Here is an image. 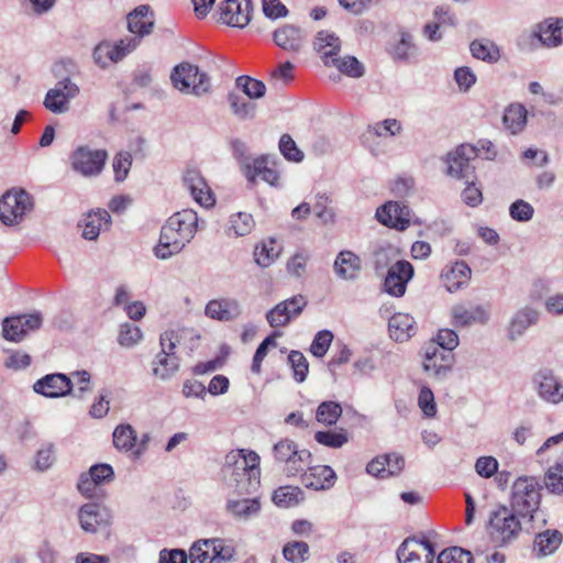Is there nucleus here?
<instances>
[{
    "instance_id": "1",
    "label": "nucleus",
    "mask_w": 563,
    "mask_h": 563,
    "mask_svg": "<svg viewBox=\"0 0 563 563\" xmlns=\"http://www.w3.org/2000/svg\"><path fill=\"white\" fill-rule=\"evenodd\" d=\"M222 477L227 486L236 494H254L261 483L260 456L253 451H231L225 455Z\"/></svg>"
},
{
    "instance_id": "2",
    "label": "nucleus",
    "mask_w": 563,
    "mask_h": 563,
    "mask_svg": "<svg viewBox=\"0 0 563 563\" xmlns=\"http://www.w3.org/2000/svg\"><path fill=\"white\" fill-rule=\"evenodd\" d=\"M198 227L197 212L185 209L174 213L162 227L159 243L154 252L156 257L167 260L179 253L189 243Z\"/></svg>"
},
{
    "instance_id": "3",
    "label": "nucleus",
    "mask_w": 563,
    "mask_h": 563,
    "mask_svg": "<svg viewBox=\"0 0 563 563\" xmlns=\"http://www.w3.org/2000/svg\"><path fill=\"white\" fill-rule=\"evenodd\" d=\"M190 339L197 341L200 335L192 329L166 330L159 336L161 352L156 354L152 362V373L155 377L166 380L170 378L179 368V358L175 354L177 345H181V340Z\"/></svg>"
},
{
    "instance_id": "4",
    "label": "nucleus",
    "mask_w": 563,
    "mask_h": 563,
    "mask_svg": "<svg viewBox=\"0 0 563 563\" xmlns=\"http://www.w3.org/2000/svg\"><path fill=\"white\" fill-rule=\"evenodd\" d=\"M542 486L538 478L522 476L515 481L511 487V508L523 521L532 522L541 504Z\"/></svg>"
},
{
    "instance_id": "5",
    "label": "nucleus",
    "mask_w": 563,
    "mask_h": 563,
    "mask_svg": "<svg viewBox=\"0 0 563 563\" xmlns=\"http://www.w3.org/2000/svg\"><path fill=\"white\" fill-rule=\"evenodd\" d=\"M170 81L175 89L186 95L202 97L212 91L209 74L189 62H183L173 68Z\"/></svg>"
},
{
    "instance_id": "6",
    "label": "nucleus",
    "mask_w": 563,
    "mask_h": 563,
    "mask_svg": "<svg viewBox=\"0 0 563 563\" xmlns=\"http://www.w3.org/2000/svg\"><path fill=\"white\" fill-rule=\"evenodd\" d=\"M523 522L511 508L500 505L490 512L487 531L495 544L504 547L519 538Z\"/></svg>"
},
{
    "instance_id": "7",
    "label": "nucleus",
    "mask_w": 563,
    "mask_h": 563,
    "mask_svg": "<svg viewBox=\"0 0 563 563\" xmlns=\"http://www.w3.org/2000/svg\"><path fill=\"white\" fill-rule=\"evenodd\" d=\"M33 209L32 197L24 189L7 191L0 200V220L5 225H14Z\"/></svg>"
},
{
    "instance_id": "8",
    "label": "nucleus",
    "mask_w": 563,
    "mask_h": 563,
    "mask_svg": "<svg viewBox=\"0 0 563 563\" xmlns=\"http://www.w3.org/2000/svg\"><path fill=\"white\" fill-rule=\"evenodd\" d=\"M273 454L278 463L285 464V471L290 476L301 472L310 463L311 453L308 450H299L297 444L283 439L273 446Z\"/></svg>"
},
{
    "instance_id": "9",
    "label": "nucleus",
    "mask_w": 563,
    "mask_h": 563,
    "mask_svg": "<svg viewBox=\"0 0 563 563\" xmlns=\"http://www.w3.org/2000/svg\"><path fill=\"white\" fill-rule=\"evenodd\" d=\"M396 556L399 563H433L434 544L424 537H407L398 547Z\"/></svg>"
},
{
    "instance_id": "10",
    "label": "nucleus",
    "mask_w": 563,
    "mask_h": 563,
    "mask_svg": "<svg viewBox=\"0 0 563 563\" xmlns=\"http://www.w3.org/2000/svg\"><path fill=\"white\" fill-rule=\"evenodd\" d=\"M478 148L472 144H461L454 151L446 154V174L457 179H468L474 175V166L471 162L478 156Z\"/></svg>"
},
{
    "instance_id": "11",
    "label": "nucleus",
    "mask_w": 563,
    "mask_h": 563,
    "mask_svg": "<svg viewBox=\"0 0 563 563\" xmlns=\"http://www.w3.org/2000/svg\"><path fill=\"white\" fill-rule=\"evenodd\" d=\"M108 154L104 150H91L79 146L70 157L73 168L84 176H97L101 173Z\"/></svg>"
},
{
    "instance_id": "12",
    "label": "nucleus",
    "mask_w": 563,
    "mask_h": 563,
    "mask_svg": "<svg viewBox=\"0 0 563 563\" xmlns=\"http://www.w3.org/2000/svg\"><path fill=\"white\" fill-rule=\"evenodd\" d=\"M140 44L136 37H126L114 44L102 42L98 44L93 51V58L101 67L108 66L110 63H118L129 53L133 52Z\"/></svg>"
},
{
    "instance_id": "13",
    "label": "nucleus",
    "mask_w": 563,
    "mask_h": 563,
    "mask_svg": "<svg viewBox=\"0 0 563 563\" xmlns=\"http://www.w3.org/2000/svg\"><path fill=\"white\" fill-rule=\"evenodd\" d=\"M42 314L33 312L8 317L3 320V338L9 341L19 342L30 332L40 329L42 325Z\"/></svg>"
},
{
    "instance_id": "14",
    "label": "nucleus",
    "mask_w": 563,
    "mask_h": 563,
    "mask_svg": "<svg viewBox=\"0 0 563 563\" xmlns=\"http://www.w3.org/2000/svg\"><path fill=\"white\" fill-rule=\"evenodd\" d=\"M538 395L553 405L563 402V383L551 368H540L532 377Z\"/></svg>"
},
{
    "instance_id": "15",
    "label": "nucleus",
    "mask_w": 563,
    "mask_h": 563,
    "mask_svg": "<svg viewBox=\"0 0 563 563\" xmlns=\"http://www.w3.org/2000/svg\"><path fill=\"white\" fill-rule=\"evenodd\" d=\"M265 92L266 86L263 81L242 75L235 79L234 88L228 93V102L230 106H247L246 99L262 98Z\"/></svg>"
},
{
    "instance_id": "16",
    "label": "nucleus",
    "mask_w": 563,
    "mask_h": 563,
    "mask_svg": "<svg viewBox=\"0 0 563 563\" xmlns=\"http://www.w3.org/2000/svg\"><path fill=\"white\" fill-rule=\"evenodd\" d=\"M454 363V355L449 351H441L434 344L429 343L424 347L423 369L435 378L442 379L451 372Z\"/></svg>"
},
{
    "instance_id": "17",
    "label": "nucleus",
    "mask_w": 563,
    "mask_h": 563,
    "mask_svg": "<svg viewBox=\"0 0 563 563\" xmlns=\"http://www.w3.org/2000/svg\"><path fill=\"white\" fill-rule=\"evenodd\" d=\"M74 383L71 378L62 373H53L37 379L33 390L47 398H60L73 393Z\"/></svg>"
},
{
    "instance_id": "18",
    "label": "nucleus",
    "mask_w": 563,
    "mask_h": 563,
    "mask_svg": "<svg viewBox=\"0 0 563 563\" xmlns=\"http://www.w3.org/2000/svg\"><path fill=\"white\" fill-rule=\"evenodd\" d=\"M253 12L251 0H225L220 5L221 21L232 27L249 25Z\"/></svg>"
},
{
    "instance_id": "19",
    "label": "nucleus",
    "mask_w": 563,
    "mask_h": 563,
    "mask_svg": "<svg viewBox=\"0 0 563 563\" xmlns=\"http://www.w3.org/2000/svg\"><path fill=\"white\" fill-rule=\"evenodd\" d=\"M306 306L307 300L302 295L294 296L269 310L266 314L267 322L273 328L285 327L292 318L298 317Z\"/></svg>"
},
{
    "instance_id": "20",
    "label": "nucleus",
    "mask_w": 563,
    "mask_h": 563,
    "mask_svg": "<svg viewBox=\"0 0 563 563\" xmlns=\"http://www.w3.org/2000/svg\"><path fill=\"white\" fill-rule=\"evenodd\" d=\"M410 217L409 207L399 201H388L376 210V219L382 224L399 231L409 227Z\"/></svg>"
},
{
    "instance_id": "21",
    "label": "nucleus",
    "mask_w": 563,
    "mask_h": 563,
    "mask_svg": "<svg viewBox=\"0 0 563 563\" xmlns=\"http://www.w3.org/2000/svg\"><path fill=\"white\" fill-rule=\"evenodd\" d=\"M413 276V266L408 261L396 262L387 272L384 289L391 296L401 297L406 292L407 283Z\"/></svg>"
},
{
    "instance_id": "22",
    "label": "nucleus",
    "mask_w": 563,
    "mask_h": 563,
    "mask_svg": "<svg viewBox=\"0 0 563 563\" xmlns=\"http://www.w3.org/2000/svg\"><path fill=\"white\" fill-rule=\"evenodd\" d=\"M109 510L96 503H88L80 507L78 511V519L82 530L86 532L95 533L101 526H107L110 522Z\"/></svg>"
},
{
    "instance_id": "23",
    "label": "nucleus",
    "mask_w": 563,
    "mask_h": 563,
    "mask_svg": "<svg viewBox=\"0 0 563 563\" xmlns=\"http://www.w3.org/2000/svg\"><path fill=\"white\" fill-rule=\"evenodd\" d=\"M205 313L217 321H232L240 317L242 308L235 298L222 297L210 300L205 308Z\"/></svg>"
},
{
    "instance_id": "24",
    "label": "nucleus",
    "mask_w": 563,
    "mask_h": 563,
    "mask_svg": "<svg viewBox=\"0 0 563 563\" xmlns=\"http://www.w3.org/2000/svg\"><path fill=\"white\" fill-rule=\"evenodd\" d=\"M335 481V472L328 465L308 467L301 475L302 485L314 490H328L334 486Z\"/></svg>"
},
{
    "instance_id": "25",
    "label": "nucleus",
    "mask_w": 563,
    "mask_h": 563,
    "mask_svg": "<svg viewBox=\"0 0 563 563\" xmlns=\"http://www.w3.org/2000/svg\"><path fill=\"white\" fill-rule=\"evenodd\" d=\"M362 269V260L352 251H341L333 263L335 275L343 280H354Z\"/></svg>"
},
{
    "instance_id": "26",
    "label": "nucleus",
    "mask_w": 563,
    "mask_h": 563,
    "mask_svg": "<svg viewBox=\"0 0 563 563\" xmlns=\"http://www.w3.org/2000/svg\"><path fill=\"white\" fill-rule=\"evenodd\" d=\"M126 20L129 31L140 41L153 31L154 16L148 5H139L128 14Z\"/></svg>"
},
{
    "instance_id": "27",
    "label": "nucleus",
    "mask_w": 563,
    "mask_h": 563,
    "mask_svg": "<svg viewBox=\"0 0 563 563\" xmlns=\"http://www.w3.org/2000/svg\"><path fill=\"white\" fill-rule=\"evenodd\" d=\"M313 47L320 55L323 64L330 66L341 51V41L334 33L320 31L314 38Z\"/></svg>"
},
{
    "instance_id": "28",
    "label": "nucleus",
    "mask_w": 563,
    "mask_h": 563,
    "mask_svg": "<svg viewBox=\"0 0 563 563\" xmlns=\"http://www.w3.org/2000/svg\"><path fill=\"white\" fill-rule=\"evenodd\" d=\"M563 542V533L558 529H547L534 536L532 550L537 556L543 558L556 552Z\"/></svg>"
},
{
    "instance_id": "29",
    "label": "nucleus",
    "mask_w": 563,
    "mask_h": 563,
    "mask_svg": "<svg viewBox=\"0 0 563 563\" xmlns=\"http://www.w3.org/2000/svg\"><path fill=\"white\" fill-rule=\"evenodd\" d=\"M539 311L532 307L526 306L519 309L512 317L509 328L508 336L511 341L517 340L528 328L537 324L539 320Z\"/></svg>"
},
{
    "instance_id": "30",
    "label": "nucleus",
    "mask_w": 563,
    "mask_h": 563,
    "mask_svg": "<svg viewBox=\"0 0 563 563\" xmlns=\"http://www.w3.org/2000/svg\"><path fill=\"white\" fill-rule=\"evenodd\" d=\"M471 275L470 266L463 261H457L444 271L441 277L448 291L454 292L468 284Z\"/></svg>"
},
{
    "instance_id": "31",
    "label": "nucleus",
    "mask_w": 563,
    "mask_h": 563,
    "mask_svg": "<svg viewBox=\"0 0 563 563\" xmlns=\"http://www.w3.org/2000/svg\"><path fill=\"white\" fill-rule=\"evenodd\" d=\"M274 41L282 49L297 52L303 44V34L299 27L285 24L274 32Z\"/></svg>"
},
{
    "instance_id": "32",
    "label": "nucleus",
    "mask_w": 563,
    "mask_h": 563,
    "mask_svg": "<svg viewBox=\"0 0 563 563\" xmlns=\"http://www.w3.org/2000/svg\"><path fill=\"white\" fill-rule=\"evenodd\" d=\"M538 37L548 47H555L563 43V19L549 18L538 26Z\"/></svg>"
},
{
    "instance_id": "33",
    "label": "nucleus",
    "mask_w": 563,
    "mask_h": 563,
    "mask_svg": "<svg viewBox=\"0 0 563 563\" xmlns=\"http://www.w3.org/2000/svg\"><path fill=\"white\" fill-rule=\"evenodd\" d=\"M415 323L408 313H395L388 322L390 338L398 342L407 341L416 333Z\"/></svg>"
},
{
    "instance_id": "34",
    "label": "nucleus",
    "mask_w": 563,
    "mask_h": 563,
    "mask_svg": "<svg viewBox=\"0 0 563 563\" xmlns=\"http://www.w3.org/2000/svg\"><path fill=\"white\" fill-rule=\"evenodd\" d=\"M452 318L454 325L466 327L473 323H486L488 313L481 306L468 309L463 305H457L452 308Z\"/></svg>"
},
{
    "instance_id": "35",
    "label": "nucleus",
    "mask_w": 563,
    "mask_h": 563,
    "mask_svg": "<svg viewBox=\"0 0 563 563\" xmlns=\"http://www.w3.org/2000/svg\"><path fill=\"white\" fill-rule=\"evenodd\" d=\"M79 92L78 87L69 79L59 81L55 88L51 89L43 102V106H65L70 99Z\"/></svg>"
},
{
    "instance_id": "36",
    "label": "nucleus",
    "mask_w": 563,
    "mask_h": 563,
    "mask_svg": "<svg viewBox=\"0 0 563 563\" xmlns=\"http://www.w3.org/2000/svg\"><path fill=\"white\" fill-rule=\"evenodd\" d=\"M110 214L106 210L89 213L84 221L82 236L86 240H96L101 229L110 224Z\"/></svg>"
},
{
    "instance_id": "37",
    "label": "nucleus",
    "mask_w": 563,
    "mask_h": 563,
    "mask_svg": "<svg viewBox=\"0 0 563 563\" xmlns=\"http://www.w3.org/2000/svg\"><path fill=\"white\" fill-rule=\"evenodd\" d=\"M261 504L257 498H244L240 500H229L227 510L238 519H249L258 514Z\"/></svg>"
},
{
    "instance_id": "38",
    "label": "nucleus",
    "mask_w": 563,
    "mask_h": 563,
    "mask_svg": "<svg viewBox=\"0 0 563 563\" xmlns=\"http://www.w3.org/2000/svg\"><path fill=\"white\" fill-rule=\"evenodd\" d=\"M113 445L121 452L134 451L136 432L131 424H119L113 431Z\"/></svg>"
},
{
    "instance_id": "39",
    "label": "nucleus",
    "mask_w": 563,
    "mask_h": 563,
    "mask_svg": "<svg viewBox=\"0 0 563 563\" xmlns=\"http://www.w3.org/2000/svg\"><path fill=\"white\" fill-rule=\"evenodd\" d=\"M255 227L253 216L246 212H238L230 217L227 233L228 235L245 236Z\"/></svg>"
},
{
    "instance_id": "40",
    "label": "nucleus",
    "mask_w": 563,
    "mask_h": 563,
    "mask_svg": "<svg viewBox=\"0 0 563 563\" xmlns=\"http://www.w3.org/2000/svg\"><path fill=\"white\" fill-rule=\"evenodd\" d=\"M303 492L297 486H282L273 494V501L278 507H292L303 500Z\"/></svg>"
},
{
    "instance_id": "41",
    "label": "nucleus",
    "mask_w": 563,
    "mask_h": 563,
    "mask_svg": "<svg viewBox=\"0 0 563 563\" xmlns=\"http://www.w3.org/2000/svg\"><path fill=\"white\" fill-rule=\"evenodd\" d=\"M528 111L527 108H506L503 122L511 134H517L523 130L527 124Z\"/></svg>"
},
{
    "instance_id": "42",
    "label": "nucleus",
    "mask_w": 563,
    "mask_h": 563,
    "mask_svg": "<svg viewBox=\"0 0 563 563\" xmlns=\"http://www.w3.org/2000/svg\"><path fill=\"white\" fill-rule=\"evenodd\" d=\"M275 163L276 156L261 155L256 158H252L242 169L247 180L254 184L256 177H262L264 170H266L269 165H275Z\"/></svg>"
},
{
    "instance_id": "43",
    "label": "nucleus",
    "mask_w": 563,
    "mask_h": 563,
    "mask_svg": "<svg viewBox=\"0 0 563 563\" xmlns=\"http://www.w3.org/2000/svg\"><path fill=\"white\" fill-rule=\"evenodd\" d=\"M470 49L473 57L484 62L496 63L500 57L499 48L492 42L475 40L471 43Z\"/></svg>"
},
{
    "instance_id": "44",
    "label": "nucleus",
    "mask_w": 563,
    "mask_h": 563,
    "mask_svg": "<svg viewBox=\"0 0 563 563\" xmlns=\"http://www.w3.org/2000/svg\"><path fill=\"white\" fill-rule=\"evenodd\" d=\"M342 415V407L335 401L321 402L316 411V419L318 422L325 426H333L336 423Z\"/></svg>"
},
{
    "instance_id": "45",
    "label": "nucleus",
    "mask_w": 563,
    "mask_h": 563,
    "mask_svg": "<svg viewBox=\"0 0 563 563\" xmlns=\"http://www.w3.org/2000/svg\"><path fill=\"white\" fill-rule=\"evenodd\" d=\"M283 556L290 563H303L309 559V545L303 541H291L284 545Z\"/></svg>"
},
{
    "instance_id": "46",
    "label": "nucleus",
    "mask_w": 563,
    "mask_h": 563,
    "mask_svg": "<svg viewBox=\"0 0 563 563\" xmlns=\"http://www.w3.org/2000/svg\"><path fill=\"white\" fill-rule=\"evenodd\" d=\"M279 253L280 249L275 247V240L271 239L268 242H264L261 247L255 249V262L262 267H268L279 256Z\"/></svg>"
},
{
    "instance_id": "47",
    "label": "nucleus",
    "mask_w": 563,
    "mask_h": 563,
    "mask_svg": "<svg viewBox=\"0 0 563 563\" xmlns=\"http://www.w3.org/2000/svg\"><path fill=\"white\" fill-rule=\"evenodd\" d=\"M214 540L205 539L195 542L189 550L190 563H210Z\"/></svg>"
},
{
    "instance_id": "48",
    "label": "nucleus",
    "mask_w": 563,
    "mask_h": 563,
    "mask_svg": "<svg viewBox=\"0 0 563 563\" xmlns=\"http://www.w3.org/2000/svg\"><path fill=\"white\" fill-rule=\"evenodd\" d=\"M330 66L338 68L342 74L355 78L361 77L364 73L363 65L353 56H336Z\"/></svg>"
},
{
    "instance_id": "49",
    "label": "nucleus",
    "mask_w": 563,
    "mask_h": 563,
    "mask_svg": "<svg viewBox=\"0 0 563 563\" xmlns=\"http://www.w3.org/2000/svg\"><path fill=\"white\" fill-rule=\"evenodd\" d=\"M314 440L325 446L332 449L342 448L345 443H347V432L341 429L340 432L335 431H318L314 434Z\"/></svg>"
},
{
    "instance_id": "50",
    "label": "nucleus",
    "mask_w": 563,
    "mask_h": 563,
    "mask_svg": "<svg viewBox=\"0 0 563 563\" xmlns=\"http://www.w3.org/2000/svg\"><path fill=\"white\" fill-rule=\"evenodd\" d=\"M473 556L470 551L460 547L444 549L437 558V563H472Z\"/></svg>"
},
{
    "instance_id": "51",
    "label": "nucleus",
    "mask_w": 563,
    "mask_h": 563,
    "mask_svg": "<svg viewBox=\"0 0 563 563\" xmlns=\"http://www.w3.org/2000/svg\"><path fill=\"white\" fill-rule=\"evenodd\" d=\"M544 484L551 493L563 494V461L549 468Z\"/></svg>"
},
{
    "instance_id": "52",
    "label": "nucleus",
    "mask_w": 563,
    "mask_h": 563,
    "mask_svg": "<svg viewBox=\"0 0 563 563\" xmlns=\"http://www.w3.org/2000/svg\"><path fill=\"white\" fill-rule=\"evenodd\" d=\"M331 202L330 196L325 192L316 195V202L313 205V211L316 216L323 223H333L335 219V212L333 209L328 208V203Z\"/></svg>"
},
{
    "instance_id": "53",
    "label": "nucleus",
    "mask_w": 563,
    "mask_h": 563,
    "mask_svg": "<svg viewBox=\"0 0 563 563\" xmlns=\"http://www.w3.org/2000/svg\"><path fill=\"white\" fill-rule=\"evenodd\" d=\"M74 383L71 395L77 398H82L84 395L91 390V375L89 372L75 371L69 376Z\"/></svg>"
},
{
    "instance_id": "54",
    "label": "nucleus",
    "mask_w": 563,
    "mask_h": 563,
    "mask_svg": "<svg viewBox=\"0 0 563 563\" xmlns=\"http://www.w3.org/2000/svg\"><path fill=\"white\" fill-rule=\"evenodd\" d=\"M142 339V331L133 323H123L120 327L118 342L120 345L131 347Z\"/></svg>"
},
{
    "instance_id": "55",
    "label": "nucleus",
    "mask_w": 563,
    "mask_h": 563,
    "mask_svg": "<svg viewBox=\"0 0 563 563\" xmlns=\"http://www.w3.org/2000/svg\"><path fill=\"white\" fill-rule=\"evenodd\" d=\"M279 151L289 162L299 163L303 159V153L297 147L295 141L288 134H283L279 140Z\"/></svg>"
},
{
    "instance_id": "56",
    "label": "nucleus",
    "mask_w": 563,
    "mask_h": 563,
    "mask_svg": "<svg viewBox=\"0 0 563 563\" xmlns=\"http://www.w3.org/2000/svg\"><path fill=\"white\" fill-rule=\"evenodd\" d=\"M333 340V334L329 330H321L316 335L310 345V352L318 358L323 357Z\"/></svg>"
},
{
    "instance_id": "57",
    "label": "nucleus",
    "mask_w": 563,
    "mask_h": 563,
    "mask_svg": "<svg viewBox=\"0 0 563 563\" xmlns=\"http://www.w3.org/2000/svg\"><path fill=\"white\" fill-rule=\"evenodd\" d=\"M288 362L294 369V377L302 383L308 374L309 364L305 355L299 351H291L288 355Z\"/></svg>"
},
{
    "instance_id": "58",
    "label": "nucleus",
    "mask_w": 563,
    "mask_h": 563,
    "mask_svg": "<svg viewBox=\"0 0 563 563\" xmlns=\"http://www.w3.org/2000/svg\"><path fill=\"white\" fill-rule=\"evenodd\" d=\"M533 213H534L533 207L529 202H527L522 199L516 200L509 207L510 217L514 220L519 221V222H527V221L531 220L533 217Z\"/></svg>"
},
{
    "instance_id": "59",
    "label": "nucleus",
    "mask_w": 563,
    "mask_h": 563,
    "mask_svg": "<svg viewBox=\"0 0 563 563\" xmlns=\"http://www.w3.org/2000/svg\"><path fill=\"white\" fill-rule=\"evenodd\" d=\"M132 157L128 152H121L113 159L114 178L117 181H123L131 168Z\"/></svg>"
},
{
    "instance_id": "60",
    "label": "nucleus",
    "mask_w": 563,
    "mask_h": 563,
    "mask_svg": "<svg viewBox=\"0 0 563 563\" xmlns=\"http://www.w3.org/2000/svg\"><path fill=\"white\" fill-rule=\"evenodd\" d=\"M431 343L437 344L441 351H452L459 345V336L451 329H441L437 334V339Z\"/></svg>"
},
{
    "instance_id": "61",
    "label": "nucleus",
    "mask_w": 563,
    "mask_h": 563,
    "mask_svg": "<svg viewBox=\"0 0 563 563\" xmlns=\"http://www.w3.org/2000/svg\"><path fill=\"white\" fill-rule=\"evenodd\" d=\"M262 8L265 16L272 20L285 18L288 14V9L280 0H262Z\"/></svg>"
},
{
    "instance_id": "62",
    "label": "nucleus",
    "mask_w": 563,
    "mask_h": 563,
    "mask_svg": "<svg viewBox=\"0 0 563 563\" xmlns=\"http://www.w3.org/2000/svg\"><path fill=\"white\" fill-rule=\"evenodd\" d=\"M418 404L423 413L431 418L437 413V407L434 402V396L430 388L423 387L421 388L418 397Z\"/></svg>"
},
{
    "instance_id": "63",
    "label": "nucleus",
    "mask_w": 563,
    "mask_h": 563,
    "mask_svg": "<svg viewBox=\"0 0 563 563\" xmlns=\"http://www.w3.org/2000/svg\"><path fill=\"white\" fill-rule=\"evenodd\" d=\"M89 473L99 486L112 482L114 477L112 466L106 463L92 465Z\"/></svg>"
},
{
    "instance_id": "64",
    "label": "nucleus",
    "mask_w": 563,
    "mask_h": 563,
    "mask_svg": "<svg viewBox=\"0 0 563 563\" xmlns=\"http://www.w3.org/2000/svg\"><path fill=\"white\" fill-rule=\"evenodd\" d=\"M475 470L482 477L489 478L498 470V462L493 456H482L476 461Z\"/></svg>"
}]
</instances>
